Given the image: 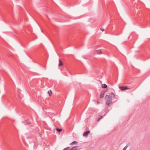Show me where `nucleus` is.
Instances as JSON below:
<instances>
[{
	"mask_svg": "<svg viewBox=\"0 0 150 150\" xmlns=\"http://www.w3.org/2000/svg\"><path fill=\"white\" fill-rule=\"evenodd\" d=\"M48 93L49 94V96H50L52 94V92L51 90H50L48 92Z\"/></svg>",
	"mask_w": 150,
	"mask_h": 150,
	"instance_id": "9d476101",
	"label": "nucleus"
},
{
	"mask_svg": "<svg viewBox=\"0 0 150 150\" xmlns=\"http://www.w3.org/2000/svg\"><path fill=\"white\" fill-rule=\"evenodd\" d=\"M102 117V116H100V118H99L98 119V121H99V120Z\"/></svg>",
	"mask_w": 150,
	"mask_h": 150,
	"instance_id": "2eb2a0df",
	"label": "nucleus"
},
{
	"mask_svg": "<svg viewBox=\"0 0 150 150\" xmlns=\"http://www.w3.org/2000/svg\"><path fill=\"white\" fill-rule=\"evenodd\" d=\"M104 93H103L100 94V98H103L104 96Z\"/></svg>",
	"mask_w": 150,
	"mask_h": 150,
	"instance_id": "39448f33",
	"label": "nucleus"
},
{
	"mask_svg": "<svg viewBox=\"0 0 150 150\" xmlns=\"http://www.w3.org/2000/svg\"><path fill=\"white\" fill-rule=\"evenodd\" d=\"M18 98H20V97H19V95H18Z\"/></svg>",
	"mask_w": 150,
	"mask_h": 150,
	"instance_id": "f3484780",
	"label": "nucleus"
},
{
	"mask_svg": "<svg viewBox=\"0 0 150 150\" xmlns=\"http://www.w3.org/2000/svg\"><path fill=\"white\" fill-rule=\"evenodd\" d=\"M119 88L122 91H123L125 90H129L130 89V88H128L126 86H119Z\"/></svg>",
	"mask_w": 150,
	"mask_h": 150,
	"instance_id": "f03ea898",
	"label": "nucleus"
},
{
	"mask_svg": "<svg viewBox=\"0 0 150 150\" xmlns=\"http://www.w3.org/2000/svg\"><path fill=\"white\" fill-rule=\"evenodd\" d=\"M97 103L98 104L100 103V102L99 101H98Z\"/></svg>",
	"mask_w": 150,
	"mask_h": 150,
	"instance_id": "dca6fc26",
	"label": "nucleus"
},
{
	"mask_svg": "<svg viewBox=\"0 0 150 150\" xmlns=\"http://www.w3.org/2000/svg\"><path fill=\"white\" fill-rule=\"evenodd\" d=\"M77 142L75 141H74L70 144V145H73L75 144H77Z\"/></svg>",
	"mask_w": 150,
	"mask_h": 150,
	"instance_id": "423d86ee",
	"label": "nucleus"
},
{
	"mask_svg": "<svg viewBox=\"0 0 150 150\" xmlns=\"http://www.w3.org/2000/svg\"><path fill=\"white\" fill-rule=\"evenodd\" d=\"M107 87V86L105 84H102V87L103 88H106Z\"/></svg>",
	"mask_w": 150,
	"mask_h": 150,
	"instance_id": "1a4fd4ad",
	"label": "nucleus"
},
{
	"mask_svg": "<svg viewBox=\"0 0 150 150\" xmlns=\"http://www.w3.org/2000/svg\"><path fill=\"white\" fill-rule=\"evenodd\" d=\"M78 146H76L72 147L71 149L70 150H76L77 149V148Z\"/></svg>",
	"mask_w": 150,
	"mask_h": 150,
	"instance_id": "0eeeda50",
	"label": "nucleus"
},
{
	"mask_svg": "<svg viewBox=\"0 0 150 150\" xmlns=\"http://www.w3.org/2000/svg\"><path fill=\"white\" fill-rule=\"evenodd\" d=\"M127 146H125L124 147V148L123 149V150H125L127 148Z\"/></svg>",
	"mask_w": 150,
	"mask_h": 150,
	"instance_id": "ddd939ff",
	"label": "nucleus"
},
{
	"mask_svg": "<svg viewBox=\"0 0 150 150\" xmlns=\"http://www.w3.org/2000/svg\"><path fill=\"white\" fill-rule=\"evenodd\" d=\"M63 65V63L62 61L60 59H59V63L58 66H61Z\"/></svg>",
	"mask_w": 150,
	"mask_h": 150,
	"instance_id": "20e7f679",
	"label": "nucleus"
},
{
	"mask_svg": "<svg viewBox=\"0 0 150 150\" xmlns=\"http://www.w3.org/2000/svg\"><path fill=\"white\" fill-rule=\"evenodd\" d=\"M100 30L102 31H104V29L102 28H100Z\"/></svg>",
	"mask_w": 150,
	"mask_h": 150,
	"instance_id": "4468645a",
	"label": "nucleus"
},
{
	"mask_svg": "<svg viewBox=\"0 0 150 150\" xmlns=\"http://www.w3.org/2000/svg\"><path fill=\"white\" fill-rule=\"evenodd\" d=\"M97 54H102V51L100 50H98L97 51Z\"/></svg>",
	"mask_w": 150,
	"mask_h": 150,
	"instance_id": "6e6552de",
	"label": "nucleus"
},
{
	"mask_svg": "<svg viewBox=\"0 0 150 150\" xmlns=\"http://www.w3.org/2000/svg\"><path fill=\"white\" fill-rule=\"evenodd\" d=\"M70 149L69 147H67V148H65L63 150H69Z\"/></svg>",
	"mask_w": 150,
	"mask_h": 150,
	"instance_id": "f8f14e48",
	"label": "nucleus"
},
{
	"mask_svg": "<svg viewBox=\"0 0 150 150\" xmlns=\"http://www.w3.org/2000/svg\"><path fill=\"white\" fill-rule=\"evenodd\" d=\"M56 130H57V131H58V132H61L62 130V129H59V128H56Z\"/></svg>",
	"mask_w": 150,
	"mask_h": 150,
	"instance_id": "9b49d317",
	"label": "nucleus"
},
{
	"mask_svg": "<svg viewBox=\"0 0 150 150\" xmlns=\"http://www.w3.org/2000/svg\"><path fill=\"white\" fill-rule=\"evenodd\" d=\"M90 132V131H87L85 132L83 134V136H85L86 137H87Z\"/></svg>",
	"mask_w": 150,
	"mask_h": 150,
	"instance_id": "7ed1b4c3",
	"label": "nucleus"
},
{
	"mask_svg": "<svg viewBox=\"0 0 150 150\" xmlns=\"http://www.w3.org/2000/svg\"><path fill=\"white\" fill-rule=\"evenodd\" d=\"M115 97L114 94L113 93H111L110 96L106 95L105 97V99L106 101V104L109 106L110 104L112 103V98H114Z\"/></svg>",
	"mask_w": 150,
	"mask_h": 150,
	"instance_id": "f257e3e1",
	"label": "nucleus"
}]
</instances>
